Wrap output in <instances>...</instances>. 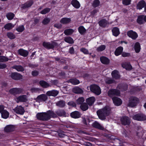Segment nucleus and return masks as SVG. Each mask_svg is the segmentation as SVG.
I'll return each mask as SVG.
<instances>
[{
  "label": "nucleus",
  "mask_w": 146,
  "mask_h": 146,
  "mask_svg": "<svg viewBox=\"0 0 146 146\" xmlns=\"http://www.w3.org/2000/svg\"><path fill=\"white\" fill-rule=\"evenodd\" d=\"M36 116L38 120L42 121H47L51 118L57 117L56 114L51 110H48L46 112L38 113Z\"/></svg>",
  "instance_id": "obj_1"
},
{
  "label": "nucleus",
  "mask_w": 146,
  "mask_h": 146,
  "mask_svg": "<svg viewBox=\"0 0 146 146\" xmlns=\"http://www.w3.org/2000/svg\"><path fill=\"white\" fill-rule=\"evenodd\" d=\"M111 111V108L108 106H106L102 109L97 111V114L99 118L101 120L106 119V116L109 115Z\"/></svg>",
  "instance_id": "obj_2"
},
{
  "label": "nucleus",
  "mask_w": 146,
  "mask_h": 146,
  "mask_svg": "<svg viewBox=\"0 0 146 146\" xmlns=\"http://www.w3.org/2000/svg\"><path fill=\"white\" fill-rule=\"evenodd\" d=\"M43 46L48 50L52 49L54 50L55 47L58 46V44L57 42L55 41H52L51 43L49 42H44L42 43Z\"/></svg>",
  "instance_id": "obj_3"
},
{
  "label": "nucleus",
  "mask_w": 146,
  "mask_h": 146,
  "mask_svg": "<svg viewBox=\"0 0 146 146\" xmlns=\"http://www.w3.org/2000/svg\"><path fill=\"white\" fill-rule=\"evenodd\" d=\"M90 88L91 91L95 94L98 96L101 94V88L98 85L96 84L91 85Z\"/></svg>",
  "instance_id": "obj_4"
},
{
  "label": "nucleus",
  "mask_w": 146,
  "mask_h": 146,
  "mask_svg": "<svg viewBox=\"0 0 146 146\" xmlns=\"http://www.w3.org/2000/svg\"><path fill=\"white\" fill-rule=\"evenodd\" d=\"M139 102L138 98L135 96L131 97L129 100L128 106L129 107H133L137 105Z\"/></svg>",
  "instance_id": "obj_5"
},
{
  "label": "nucleus",
  "mask_w": 146,
  "mask_h": 146,
  "mask_svg": "<svg viewBox=\"0 0 146 146\" xmlns=\"http://www.w3.org/2000/svg\"><path fill=\"white\" fill-rule=\"evenodd\" d=\"M121 124L123 125H129L131 122L130 119L126 116H123L120 119Z\"/></svg>",
  "instance_id": "obj_6"
},
{
  "label": "nucleus",
  "mask_w": 146,
  "mask_h": 146,
  "mask_svg": "<svg viewBox=\"0 0 146 146\" xmlns=\"http://www.w3.org/2000/svg\"><path fill=\"white\" fill-rule=\"evenodd\" d=\"M10 77L13 80H20L23 78V76L17 72H12Z\"/></svg>",
  "instance_id": "obj_7"
},
{
  "label": "nucleus",
  "mask_w": 146,
  "mask_h": 146,
  "mask_svg": "<svg viewBox=\"0 0 146 146\" xmlns=\"http://www.w3.org/2000/svg\"><path fill=\"white\" fill-rule=\"evenodd\" d=\"M132 118L135 120L138 121H143L146 119V117L145 115L141 113H138L134 115Z\"/></svg>",
  "instance_id": "obj_8"
},
{
  "label": "nucleus",
  "mask_w": 146,
  "mask_h": 146,
  "mask_svg": "<svg viewBox=\"0 0 146 146\" xmlns=\"http://www.w3.org/2000/svg\"><path fill=\"white\" fill-rule=\"evenodd\" d=\"M120 94V91L116 89H111L108 92V96L110 97H112L114 96H118Z\"/></svg>",
  "instance_id": "obj_9"
},
{
  "label": "nucleus",
  "mask_w": 146,
  "mask_h": 146,
  "mask_svg": "<svg viewBox=\"0 0 146 146\" xmlns=\"http://www.w3.org/2000/svg\"><path fill=\"white\" fill-rule=\"evenodd\" d=\"M22 89L19 88H13L9 91V92L14 95L20 94L22 92Z\"/></svg>",
  "instance_id": "obj_10"
},
{
  "label": "nucleus",
  "mask_w": 146,
  "mask_h": 146,
  "mask_svg": "<svg viewBox=\"0 0 146 146\" xmlns=\"http://www.w3.org/2000/svg\"><path fill=\"white\" fill-rule=\"evenodd\" d=\"M13 110L17 113L20 115L23 114L25 111L24 108L21 106H17Z\"/></svg>",
  "instance_id": "obj_11"
},
{
  "label": "nucleus",
  "mask_w": 146,
  "mask_h": 146,
  "mask_svg": "<svg viewBox=\"0 0 146 146\" xmlns=\"http://www.w3.org/2000/svg\"><path fill=\"white\" fill-rule=\"evenodd\" d=\"M127 35L129 37L133 40L136 39L138 36L137 33L132 30L128 31L127 33Z\"/></svg>",
  "instance_id": "obj_12"
},
{
  "label": "nucleus",
  "mask_w": 146,
  "mask_h": 146,
  "mask_svg": "<svg viewBox=\"0 0 146 146\" xmlns=\"http://www.w3.org/2000/svg\"><path fill=\"white\" fill-rule=\"evenodd\" d=\"M113 103L114 104L117 106H119L121 105L122 103L121 100L119 98L115 97L112 98Z\"/></svg>",
  "instance_id": "obj_13"
},
{
  "label": "nucleus",
  "mask_w": 146,
  "mask_h": 146,
  "mask_svg": "<svg viewBox=\"0 0 146 146\" xmlns=\"http://www.w3.org/2000/svg\"><path fill=\"white\" fill-rule=\"evenodd\" d=\"M55 113L57 116L58 115L60 117H63L67 116L66 112L63 109H59L55 111Z\"/></svg>",
  "instance_id": "obj_14"
},
{
  "label": "nucleus",
  "mask_w": 146,
  "mask_h": 146,
  "mask_svg": "<svg viewBox=\"0 0 146 146\" xmlns=\"http://www.w3.org/2000/svg\"><path fill=\"white\" fill-rule=\"evenodd\" d=\"M27 100V96L26 95H21L16 98V102L17 103L25 102Z\"/></svg>",
  "instance_id": "obj_15"
},
{
  "label": "nucleus",
  "mask_w": 146,
  "mask_h": 146,
  "mask_svg": "<svg viewBox=\"0 0 146 146\" xmlns=\"http://www.w3.org/2000/svg\"><path fill=\"white\" fill-rule=\"evenodd\" d=\"M98 24L100 27L105 28L107 27V25L108 24V22L105 19H103L99 21L98 22Z\"/></svg>",
  "instance_id": "obj_16"
},
{
  "label": "nucleus",
  "mask_w": 146,
  "mask_h": 146,
  "mask_svg": "<svg viewBox=\"0 0 146 146\" xmlns=\"http://www.w3.org/2000/svg\"><path fill=\"white\" fill-rule=\"evenodd\" d=\"M17 52L19 55L24 57H27L29 54V52L27 50L23 48L19 49L17 51Z\"/></svg>",
  "instance_id": "obj_17"
},
{
  "label": "nucleus",
  "mask_w": 146,
  "mask_h": 146,
  "mask_svg": "<svg viewBox=\"0 0 146 146\" xmlns=\"http://www.w3.org/2000/svg\"><path fill=\"white\" fill-rule=\"evenodd\" d=\"M33 0H30L27 1L26 3H25L22 5L21 8L23 9H25L31 7L33 4Z\"/></svg>",
  "instance_id": "obj_18"
},
{
  "label": "nucleus",
  "mask_w": 146,
  "mask_h": 146,
  "mask_svg": "<svg viewBox=\"0 0 146 146\" xmlns=\"http://www.w3.org/2000/svg\"><path fill=\"white\" fill-rule=\"evenodd\" d=\"M117 88L122 91H124L127 90L128 86L126 84L120 83L117 85Z\"/></svg>",
  "instance_id": "obj_19"
},
{
  "label": "nucleus",
  "mask_w": 146,
  "mask_h": 146,
  "mask_svg": "<svg viewBox=\"0 0 146 146\" xmlns=\"http://www.w3.org/2000/svg\"><path fill=\"white\" fill-rule=\"evenodd\" d=\"M58 93L59 92L58 91L53 90L47 91L46 93V94L47 96H52L55 97L58 95Z\"/></svg>",
  "instance_id": "obj_20"
},
{
  "label": "nucleus",
  "mask_w": 146,
  "mask_h": 146,
  "mask_svg": "<svg viewBox=\"0 0 146 146\" xmlns=\"http://www.w3.org/2000/svg\"><path fill=\"white\" fill-rule=\"evenodd\" d=\"M71 117L74 119L80 118L81 116L80 113L78 111H74L71 113L70 114Z\"/></svg>",
  "instance_id": "obj_21"
},
{
  "label": "nucleus",
  "mask_w": 146,
  "mask_h": 146,
  "mask_svg": "<svg viewBox=\"0 0 146 146\" xmlns=\"http://www.w3.org/2000/svg\"><path fill=\"white\" fill-rule=\"evenodd\" d=\"M145 1L143 0L139 1L137 5L136 8L137 9L140 10L141 9L145 6Z\"/></svg>",
  "instance_id": "obj_22"
},
{
  "label": "nucleus",
  "mask_w": 146,
  "mask_h": 146,
  "mask_svg": "<svg viewBox=\"0 0 146 146\" xmlns=\"http://www.w3.org/2000/svg\"><path fill=\"white\" fill-rule=\"evenodd\" d=\"M111 75L112 77L116 80L119 79L120 77L118 71L116 70L113 71L111 72Z\"/></svg>",
  "instance_id": "obj_23"
},
{
  "label": "nucleus",
  "mask_w": 146,
  "mask_h": 146,
  "mask_svg": "<svg viewBox=\"0 0 146 146\" xmlns=\"http://www.w3.org/2000/svg\"><path fill=\"white\" fill-rule=\"evenodd\" d=\"M47 96L44 94H40L36 98L40 102H44L47 100Z\"/></svg>",
  "instance_id": "obj_24"
},
{
  "label": "nucleus",
  "mask_w": 146,
  "mask_h": 146,
  "mask_svg": "<svg viewBox=\"0 0 146 146\" xmlns=\"http://www.w3.org/2000/svg\"><path fill=\"white\" fill-rule=\"evenodd\" d=\"M15 128L12 125H7L4 128V131L6 132H10L14 131Z\"/></svg>",
  "instance_id": "obj_25"
},
{
  "label": "nucleus",
  "mask_w": 146,
  "mask_h": 146,
  "mask_svg": "<svg viewBox=\"0 0 146 146\" xmlns=\"http://www.w3.org/2000/svg\"><path fill=\"white\" fill-rule=\"evenodd\" d=\"M123 50V48L122 47L120 46L117 47L115 50L114 54L115 55L117 56L121 54H122Z\"/></svg>",
  "instance_id": "obj_26"
},
{
  "label": "nucleus",
  "mask_w": 146,
  "mask_h": 146,
  "mask_svg": "<svg viewBox=\"0 0 146 146\" xmlns=\"http://www.w3.org/2000/svg\"><path fill=\"white\" fill-rule=\"evenodd\" d=\"M39 84L43 88H46L50 86L49 83L43 80H40L39 82Z\"/></svg>",
  "instance_id": "obj_27"
},
{
  "label": "nucleus",
  "mask_w": 146,
  "mask_h": 146,
  "mask_svg": "<svg viewBox=\"0 0 146 146\" xmlns=\"http://www.w3.org/2000/svg\"><path fill=\"white\" fill-rule=\"evenodd\" d=\"M100 59L101 62L104 64H108L110 62L109 59L107 57L105 56L101 57Z\"/></svg>",
  "instance_id": "obj_28"
},
{
  "label": "nucleus",
  "mask_w": 146,
  "mask_h": 146,
  "mask_svg": "<svg viewBox=\"0 0 146 146\" xmlns=\"http://www.w3.org/2000/svg\"><path fill=\"white\" fill-rule=\"evenodd\" d=\"M95 101V99L94 97H89L86 99V101L89 106H92Z\"/></svg>",
  "instance_id": "obj_29"
},
{
  "label": "nucleus",
  "mask_w": 146,
  "mask_h": 146,
  "mask_svg": "<svg viewBox=\"0 0 146 146\" xmlns=\"http://www.w3.org/2000/svg\"><path fill=\"white\" fill-rule=\"evenodd\" d=\"M111 31L113 35L115 36H117L120 33L119 28L117 27H113Z\"/></svg>",
  "instance_id": "obj_30"
},
{
  "label": "nucleus",
  "mask_w": 146,
  "mask_h": 146,
  "mask_svg": "<svg viewBox=\"0 0 146 146\" xmlns=\"http://www.w3.org/2000/svg\"><path fill=\"white\" fill-rule=\"evenodd\" d=\"M92 126L100 130H103L104 129L103 127L97 121H95L92 124Z\"/></svg>",
  "instance_id": "obj_31"
},
{
  "label": "nucleus",
  "mask_w": 146,
  "mask_h": 146,
  "mask_svg": "<svg viewBox=\"0 0 146 146\" xmlns=\"http://www.w3.org/2000/svg\"><path fill=\"white\" fill-rule=\"evenodd\" d=\"M73 92L76 94H82L83 93L82 90L78 87L74 88L72 89Z\"/></svg>",
  "instance_id": "obj_32"
},
{
  "label": "nucleus",
  "mask_w": 146,
  "mask_h": 146,
  "mask_svg": "<svg viewBox=\"0 0 146 146\" xmlns=\"http://www.w3.org/2000/svg\"><path fill=\"white\" fill-rule=\"evenodd\" d=\"M122 66L125 69L127 70H131L132 67L130 63L125 62L122 64Z\"/></svg>",
  "instance_id": "obj_33"
},
{
  "label": "nucleus",
  "mask_w": 146,
  "mask_h": 146,
  "mask_svg": "<svg viewBox=\"0 0 146 146\" xmlns=\"http://www.w3.org/2000/svg\"><path fill=\"white\" fill-rule=\"evenodd\" d=\"M71 4L76 9H78L80 6L79 2L77 0H72L71 2Z\"/></svg>",
  "instance_id": "obj_34"
},
{
  "label": "nucleus",
  "mask_w": 146,
  "mask_h": 146,
  "mask_svg": "<svg viewBox=\"0 0 146 146\" xmlns=\"http://www.w3.org/2000/svg\"><path fill=\"white\" fill-rule=\"evenodd\" d=\"M68 82L74 85H77L80 83L79 80L76 78H71L68 80Z\"/></svg>",
  "instance_id": "obj_35"
},
{
  "label": "nucleus",
  "mask_w": 146,
  "mask_h": 146,
  "mask_svg": "<svg viewBox=\"0 0 146 146\" xmlns=\"http://www.w3.org/2000/svg\"><path fill=\"white\" fill-rule=\"evenodd\" d=\"M71 21L70 18L66 17L62 18L60 20V23L63 24H67L70 23Z\"/></svg>",
  "instance_id": "obj_36"
},
{
  "label": "nucleus",
  "mask_w": 146,
  "mask_h": 146,
  "mask_svg": "<svg viewBox=\"0 0 146 146\" xmlns=\"http://www.w3.org/2000/svg\"><path fill=\"white\" fill-rule=\"evenodd\" d=\"M137 22L139 25H142L144 23L143 15H141L138 16L137 20Z\"/></svg>",
  "instance_id": "obj_37"
},
{
  "label": "nucleus",
  "mask_w": 146,
  "mask_h": 146,
  "mask_svg": "<svg viewBox=\"0 0 146 146\" xmlns=\"http://www.w3.org/2000/svg\"><path fill=\"white\" fill-rule=\"evenodd\" d=\"M13 68L16 70L18 72H23L24 70L23 67L21 65L14 66Z\"/></svg>",
  "instance_id": "obj_38"
},
{
  "label": "nucleus",
  "mask_w": 146,
  "mask_h": 146,
  "mask_svg": "<svg viewBox=\"0 0 146 146\" xmlns=\"http://www.w3.org/2000/svg\"><path fill=\"white\" fill-rule=\"evenodd\" d=\"M141 49L140 44L139 42H136L134 45V49L136 53H138L140 51Z\"/></svg>",
  "instance_id": "obj_39"
},
{
  "label": "nucleus",
  "mask_w": 146,
  "mask_h": 146,
  "mask_svg": "<svg viewBox=\"0 0 146 146\" xmlns=\"http://www.w3.org/2000/svg\"><path fill=\"white\" fill-rule=\"evenodd\" d=\"M65 42L70 44H72L74 43V41L72 38L70 36L66 37L64 39Z\"/></svg>",
  "instance_id": "obj_40"
},
{
  "label": "nucleus",
  "mask_w": 146,
  "mask_h": 146,
  "mask_svg": "<svg viewBox=\"0 0 146 146\" xmlns=\"http://www.w3.org/2000/svg\"><path fill=\"white\" fill-rule=\"evenodd\" d=\"M78 31L80 34L83 35L86 33V30L84 26H81L79 27Z\"/></svg>",
  "instance_id": "obj_41"
},
{
  "label": "nucleus",
  "mask_w": 146,
  "mask_h": 146,
  "mask_svg": "<svg viewBox=\"0 0 146 146\" xmlns=\"http://www.w3.org/2000/svg\"><path fill=\"white\" fill-rule=\"evenodd\" d=\"M1 117L4 119H7L9 116V113L7 110H4L1 113Z\"/></svg>",
  "instance_id": "obj_42"
},
{
  "label": "nucleus",
  "mask_w": 146,
  "mask_h": 146,
  "mask_svg": "<svg viewBox=\"0 0 146 146\" xmlns=\"http://www.w3.org/2000/svg\"><path fill=\"white\" fill-rule=\"evenodd\" d=\"M65 102L63 100H61L57 102L56 105L57 106L62 108H64L65 105Z\"/></svg>",
  "instance_id": "obj_43"
},
{
  "label": "nucleus",
  "mask_w": 146,
  "mask_h": 146,
  "mask_svg": "<svg viewBox=\"0 0 146 146\" xmlns=\"http://www.w3.org/2000/svg\"><path fill=\"white\" fill-rule=\"evenodd\" d=\"M74 32V31L73 29H69L65 30L64 33L66 35H69L72 34Z\"/></svg>",
  "instance_id": "obj_44"
},
{
  "label": "nucleus",
  "mask_w": 146,
  "mask_h": 146,
  "mask_svg": "<svg viewBox=\"0 0 146 146\" xmlns=\"http://www.w3.org/2000/svg\"><path fill=\"white\" fill-rule=\"evenodd\" d=\"M80 108L82 111H84L88 109V107L87 104L84 103L80 105Z\"/></svg>",
  "instance_id": "obj_45"
},
{
  "label": "nucleus",
  "mask_w": 146,
  "mask_h": 146,
  "mask_svg": "<svg viewBox=\"0 0 146 146\" xmlns=\"http://www.w3.org/2000/svg\"><path fill=\"white\" fill-rule=\"evenodd\" d=\"M6 16L8 20H11L14 17L15 15L13 13L9 12L7 14Z\"/></svg>",
  "instance_id": "obj_46"
},
{
  "label": "nucleus",
  "mask_w": 146,
  "mask_h": 146,
  "mask_svg": "<svg viewBox=\"0 0 146 146\" xmlns=\"http://www.w3.org/2000/svg\"><path fill=\"white\" fill-rule=\"evenodd\" d=\"M7 37L10 39H13L15 38L16 36L13 33L11 32H8L7 34Z\"/></svg>",
  "instance_id": "obj_47"
},
{
  "label": "nucleus",
  "mask_w": 146,
  "mask_h": 146,
  "mask_svg": "<svg viewBox=\"0 0 146 146\" xmlns=\"http://www.w3.org/2000/svg\"><path fill=\"white\" fill-rule=\"evenodd\" d=\"M13 27L11 23H9L6 24L4 26V28L5 29L9 30L12 29Z\"/></svg>",
  "instance_id": "obj_48"
},
{
  "label": "nucleus",
  "mask_w": 146,
  "mask_h": 146,
  "mask_svg": "<svg viewBox=\"0 0 146 146\" xmlns=\"http://www.w3.org/2000/svg\"><path fill=\"white\" fill-rule=\"evenodd\" d=\"M115 81L113 79L111 78H108L106 79L105 82L106 84H110L113 83H115Z\"/></svg>",
  "instance_id": "obj_49"
},
{
  "label": "nucleus",
  "mask_w": 146,
  "mask_h": 146,
  "mask_svg": "<svg viewBox=\"0 0 146 146\" xmlns=\"http://www.w3.org/2000/svg\"><path fill=\"white\" fill-rule=\"evenodd\" d=\"M84 101V98L83 97H80L77 100L76 103L77 104L81 105L83 103V102Z\"/></svg>",
  "instance_id": "obj_50"
},
{
  "label": "nucleus",
  "mask_w": 146,
  "mask_h": 146,
  "mask_svg": "<svg viewBox=\"0 0 146 146\" xmlns=\"http://www.w3.org/2000/svg\"><path fill=\"white\" fill-rule=\"evenodd\" d=\"M100 3L99 0H94L92 4V6L96 8L98 6Z\"/></svg>",
  "instance_id": "obj_51"
},
{
  "label": "nucleus",
  "mask_w": 146,
  "mask_h": 146,
  "mask_svg": "<svg viewBox=\"0 0 146 146\" xmlns=\"http://www.w3.org/2000/svg\"><path fill=\"white\" fill-rule=\"evenodd\" d=\"M51 9L49 8H45L43 9L40 12V13L42 14H45L47 13H49Z\"/></svg>",
  "instance_id": "obj_52"
},
{
  "label": "nucleus",
  "mask_w": 146,
  "mask_h": 146,
  "mask_svg": "<svg viewBox=\"0 0 146 146\" xmlns=\"http://www.w3.org/2000/svg\"><path fill=\"white\" fill-rule=\"evenodd\" d=\"M106 48V46L102 44L97 48V50L98 52L102 51L105 50Z\"/></svg>",
  "instance_id": "obj_53"
},
{
  "label": "nucleus",
  "mask_w": 146,
  "mask_h": 146,
  "mask_svg": "<svg viewBox=\"0 0 146 146\" xmlns=\"http://www.w3.org/2000/svg\"><path fill=\"white\" fill-rule=\"evenodd\" d=\"M25 30V28L23 25H21L16 28V30L19 32H22Z\"/></svg>",
  "instance_id": "obj_54"
},
{
  "label": "nucleus",
  "mask_w": 146,
  "mask_h": 146,
  "mask_svg": "<svg viewBox=\"0 0 146 146\" xmlns=\"http://www.w3.org/2000/svg\"><path fill=\"white\" fill-rule=\"evenodd\" d=\"M9 60L8 58L6 56L0 55V62H3L8 61Z\"/></svg>",
  "instance_id": "obj_55"
},
{
  "label": "nucleus",
  "mask_w": 146,
  "mask_h": 146,
  "mask_svg": "<svg viewBox=\"0 0 146 146\" xmlns=\"http://www.w3.org/2000/svg\"><path fill=\"white\" fill-rule=\"evenodd\" d=\"M50 21V19L49 18L46 17L44 18L42 21V23L44 25H47Z\"/></svg>",
  "instance_id": "obj_56"
},
{
  "label": "nucleus",
  "mask_w": 146,
  "mask_h": 146,
  "mask_svg": "<svg viewBox=\"0 0 146 146\" xmlns=\"http://www.w3.org/2000/svg\"><path fill=\"white\" fill-rule=\"evenodd\" d=\"M131 0H123L122 4L125 5H128L131 4Z\"/></svg>",
  "instance_id": "obj_57"
},
{
  "label": "nucleus",
  "mask_w": 146,
  "mask_h": 146,
  "mask_svg": "<svg viewBox=\"0 0 146 146\" xmlns=\"http://www.w3.org/2000/svg\"><path fill=\"white\" fill-rule=\"evenodd\" d=\"M131 56V54L129 53L123 52L122 54V56L124 57H129Z\"/></svg>",
  "instance_id": "obj_58"
},
{
  "label": "nucleus",
  "mask_w": 146,
  "mask_h": 146,
  "mask_svg": "<svg viewBox=\"0 0 146 146\" xmlns=\"http://www.w3.org/2000/svg\"><path fill=\"white\" fill-rule=\"evenodd\" d=\"M64 131H60L58 133V135L61 137H64L66 135Z\"/></svg>",
  "instance_id": "obj_59"
},
{
  "label": "nucleus",
  "mask_w": 146,
  "mask_h": 146,
  "mask_svg": "<svg viewBox=\"0 0 146 146\" xmlns=\"http://www.w3.org/2000/svg\"><path fill=\"white\" fill-rule=\"evenodd\" d=\"M68 105L70 106L76 107V104L75 102L73 101H70L68 103Z\"/></svg>",
  "instance_id": "obj_60"
},
{
  "label": "nucleus",
  "mask_w": 146,
  "mask_h": 146,
  "mask_svg": "<svg viewBox=\"0 0 146 146\" xmlns=\"http://www.w3.org/2000/svg\"><path fill=\"white\" fill-rule=\"evenodd\" d=\"M80 51L84 54H88V50L84 48H81L80 49Z\"/></svg>",
  "instance_id": "obj_61"
},
{
  "label": "nucleus",
  "mask_w": 146,
  "mask_h": 146,
  "mask_svg": "<svg viewBox=\"0 0 146 146\" xmlns=\"http://www.w3.org/2000/svg\"><path fill=\"white\" fill-rule=\"evenodd\" d=\"M31 74L33 76H36L38 75L39 72L36 70H33Z\"/></svg>",
  "instance_id": "obj_62"
},
{
  "label": "nucleus",
  "mask_w": 146,
  "mask_h": 146,
  "mask_svg": "<svg viewBox=\"0 0 146 146\" xmlns=\"http://www.w3.org/2000/svg\"><path fill=\"white\" fill-rule=\"evenodd\" d=\"M69 52L71 54H74V50L73 47L70 48L69 50Z\"/></svg>",
  "instance_id": "obj_63"
},
{
  "label": "nucleus",
  "mask_w": 146,
  "mask_h": 146,
  "mask_svg": "<svg viewBox=\"0 0 146 146\" xmlns=\"http://www.w3.org/2000/svg\"><path fill=\"white\" fill-rule=\"evenodd\" d=\"M7 67V65L5 64L0 63V69H3Z\"/></svg>",
  "instance_id": "obj_64"
}]
</instances>
